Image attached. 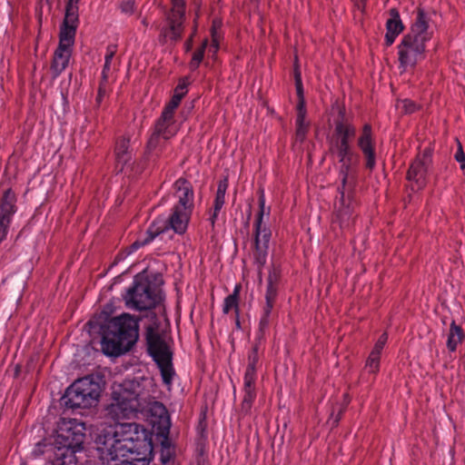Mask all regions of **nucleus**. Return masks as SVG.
<instances>
[{"instance_id":"nucleus-1","label":"nucleus","mask_w":465,"mask_h":465,"mask_svg":"<svg viewBox=\"0 0 465 465\" xmlns=\"http://www.w3.org/2000/svg\"><path fill=\"white\" fill-rule=\"evenodd\" d=\"M144 386L138 381H124L113 387L112 403L106 416L116 424L103 430L95 440L104 465H148L153 443L147 431L135 422H120L134 416L145 401Z\"/></svg>"},{"instance_id":"nucleus-2","label":"nucleus","mask_w":465,"mask_h":465,"mask_svg":"<svg viewBox=\"0 0 465 465\" xmlns=\"http://www.w3.org/2000/svg\"><path fill=\"white\" fill-rule=\"evenodd\" d=\"M139 337L138 321L124 313L111 319L103 328L102 351L109 356L128 351Z\"/></svg>"},{"instance_id":"nucleus-3","label":"nucleus","mask_w":465,"mask_h":465,"mask_svg":"<svg viewBox=\"0 0 465 465\" xmlns=\"http://www.w3.org/2000/svg\"><path fill=\"white\" fill-rule=\"evenodd\" d=\"M431 35L432 33L429 31L428 15L423 9L419 8L410 33L402 38L398 46L399 62L403 70L414 67L424 58L425 44Z\"/></svg>"},{"instance_id":"nucleus-4","label":"nucleus","mask_w":465,"mask_h":465,"mask_svg":"<svg viewBox=\"0 0 465 465\" xmlns=\"http://www.w3.org/2000/svg\"><path fill=\"white\" fill-rule=\"evenodd\" d=\"M333 149L341 163L340 174L342 183L336 217L340 221L341 225H349L354 210L351 201V188L354 182L353 169L358 163L359 157L352 152L350 144L334 143Z\"/></svg>"},{"instance_id":"nucleus-5","label":"nucleus","mask_w":465,"mask_h":465,"mask_svg":"<svg viewBox=\"0 0 465 465\" xmlns=\"http://www.w3.org/2000/svg\"><path fill=\"white\" fill-rule=\"evenodd\" d=\"M146 341L148 351L157 363L163 382L171 384L173 376L172 352L166 342V335L155 322L146 328Z\"/></svg>"},{"instance_id":"nucleus-6","label":"nucleus","mask_w":465,"mask_h":465,"mask_svg":"<svg viewBox=\"0 0 465 465\" xmlns=\"http://www.w3.org/2000/svg\"><path fill=\"white\" fill-rule=\"evenodd\" d=\"M126 306L143 311L153 308L161 301L159 288L144 273L134 277V284L124 297Z\"/></svg>"},{"instance_id":"nucleus-7","label":"nucleus","mask_w":465,"mask_h":465,"mask_svg":"<svg viewBox=\"0 0 465 465\" xmlns=\"http://www.w3.org/2000/svg\"><path fill=\"white\" fill-rule=\"evenodd\" d=\"M101 394L100 384L91 376L75 381L63 397L67 408H90L97 404Z\"/></svg>"},{"instance_id":"nucleus-8","label":"nucleus","mask_w":465,"mask_h":465,"mask_svg":"<svg viewBox=\"0 0 465 465\" xmlns=\"http://www.w3.org/2000/svg\"><path fill=\"white\" fill-rule=\"evenodd\" d=\"M193 210L188 208H179L174 206L171 215L166 222L155 221L146 231L144 237H140L132 245L133 250L138 248L152 242L155 236L164 232L165 229L170 227L176 233L183 234L185 232Z\"/></svg>"},{"instance_id":"nucleus-9","label":"nucleus","mask_w":465,"mask_h":465,"mask_svg":"<svg viewBox=\"0 0 465 465\" xmlns=\"http://www.w3.org/2000/svg\"><path fill=\"white\" fill-rule=\"evenodd\" d=\"M269 216L270 209L265 212V197L263 190L260 191L259 196V213L254 223V260L261 269L266 262V257L269 248V242L272 232L263 223V216Z\"/></svg>"},{"instance_id":"nucleus-10","label":"nucleus","mask_w":465,"mask_h":465,"mask_svg":"<svg viewBox=\"0 0 465 465\" xmlns=\"http://www.w3.org/2000/svg\"><path fill=\"white\" fill-rule=\"evenodd\" d=\"M178 129L179 125L174 120V114L163 111L161 117L155 124L154 132L147 143L148 155L159 157L166 141L173 137Z\"/></svg>"},{"instance_id":"nucleus-11","label":"nucleus","mask_w":465,"mask_h":465,"mask_svg":"<svg viewBox=\"0 0 465 465\" xmlns=\"http://www.w3.org/2000/svg\"><path fill=\"white\" fill-rule=\"evenodd\" d=\"M85 428L84 423L76 420H64L57 430V441L64 448L72 450L73 452L83 449Z\"/></svg>"},{"instance_id":"nucleus-12","label":"nucleus","mask_w":465,"mask_h":465,"mask_svg":"<svg viewBox=\"0 0 465 465\" xmlns=\"http://www.w3.org/2000/svg\"><path fill=\"white\" fill-rule=\"evenodd\" d=\"M259 346L255 343L248 355V365L243 377V392L244 396L242 402V411L248 412L256 397L255 381H256V365L259 361Z\"/></svg>"},{"instance_id":"nucleus-13","label":"nucleus","mask_w":465,"mask_h":465,"mask_svg":"<svg viewBox=\"0 0 465 465\" xmlns=\"http://www.w3.org/2000/svg\"><path fill=\"white\" fill-rule=\"evenodd\" d=\"M15 203V193L10 189L5 190L0 198V242L6 238L12 217L16 212Z\"/></svg>"},{"instance_id":"nucleus-14","label":"nucleus","mask_w":465,"mask_h":465,"mask_svg":"<svg viewBox=\"0 0 465 465\" xmlns=\"http://www.w3.org/2000/svg\"><path fill=\"white\" fill-rule=\"evenodd\" d=\"M430 163V152L425 151L421 155H418L411 164L407 173V179L412 183V190H420L425 185V177Z\"/></svg>"},{"instance_id":"nucleus-15","label":"nucleus","mask_w":465,"mask_h":465,"mask_svg":"<svg viewBox=\"0 0 465 465\" xmlns=\"http://www.w3.org/2000/svg\"><path fill=\"white\" fill-rule=\"evenodd\" d=\"M185 10H183L181 14L174 12V9L171 8L170 13L167 15V25L163 26L160 33V38L163 42H176L178 41L183 31V21H184Z\"/></svg>"},{"instance_id":"nucleus-16","label":"nucleus","mask_w":465,"mask_h":465,"mask_svg":"<svg viewBox=\"0 0 465 465\" xmlns=\"http://www.w3.org/2000/svg\"><path fill=\"white\" fill-rule=\"evenodd\" d=\"M174 196L178 200V203L175 205L179 208H188L189 210L193 209V190L191 183L183 179H178L174 183Z\"/></svg>"},{"instance_id":"nucleus-17","label":"nucleus","mask_w":465,"mask_h":465,"mask_svg":"<svg viewBox=\"0 0 465 465\" xmlns=\"http://www.w3.org/2000/svg\"><path fill=\"white\" fill-rule=\"evenodd\" d=\"M358 146L366 158V167L372 170L375 166V153L372 146L371 127L370 124L363 126L362 133L358 139Z\"/></svg>"},{"instance_id":"nucleus-18","label":"nucleus","mask_w":465,"mask_h":465,"mask_svg":"<svg viewBox=\"0 0 465 465\" xmlns=\"http://www.w3.org/2000/svg\"><path fill=\"white\" fill-rule=\"evenodd\" d=\"M78 24V17L71 20L69 15H64L63 25L59 34V45L58 46L66 47L72 49Z\"/></svg>"},{"instance_id":"nucleus-19","label":"nucleus","mask_w":465,"mask_h":465,"mask_svg":"<svg viewBox=\"0 0 465 465\" xmlns=\"http://www.w3.org/2000/svg\"><path fill=\"white\" fill-rule=\"evenodd\" d=\"M71 54L72 49L70 48L62 46H58L56 48L50 66L52 77L54 79L57 78L68 66Z\"/></svg>"},{"instance_id":"nucleus-20","label":"nucleus","mask_w":465,"mask_h":465,"mask_svg":"<svg viewBox=\"0 0 465 465\" xmlns=\"http://www.w3.org/2000/svg\"><path fill=\"white\" fill-rule=\"evenodd\" d=\"M277 296V286L276 285H267V290L265 293V306L263 309V315L260 321V328L263 330L269 324V317L273 308L275 300Z\"/></svg>"},{"instance_id":"nucleus-21","label":"nucleus","mask_w":465,"mask_h":465,"mask_svg":"<svg viewBox=\"0 0 465 465\" xmlns=\"http://www.w3.org/2000/svg\"><path fill=\"white\" fill-rule=\"evenodd\" d=\"M305 115H306V110L304 102L301 100L300 103H298L297 105V118H296V140L299 142H303L308 129H309V123L305 121Z\"/></svg>"},{"instance_id":"nucleus-22","label":"nucleus","mask_w":465,"mask_h":465,"mask_svg":"<svg viewBox=\"0 0 465 465\" xmlns=\"http://www.w3.org/2000/svg\"><path fill=\"white\" fill-rule=\"evenodd\" d=\"M356 130L351 124L338 121L335 125L337 135L335 143L350 144V141L355 136Z\"/></svg>"},{"instance_id":"nucleus-23","label":"nucleus","mask_w":465,"mask_h":465,"mask_svg":"<svg viewBox=\"0 0 465 465\" xmlns=\"http://www.w3.org/2000/svg\"><path fill=\"white\" fill-rule=\"evenodd\" d=\"M465 334L460 326L457 325L454 321L450 323V331L447 340V348L450 351H455L458 345L464 340Z\"/></svg>"},{"instance_id":"nucleus-24","label":"nucleus","mask_w":465,"mask_h":465,"mask_svg":"<svg viewBox=\"0 0 465 465\" xmlns=\"http://www.w3.org/2000/svg\"><path fill=\"white\" fill-rule=\"evenodd\" d=\"M115 157L118 164L122 165V168L130 162L131 152L129 151V139L121 138L117 141L115 146Z\"/></svg>"},{"instance_id":"nucleus-25","label":"nucleus","mask_w":465,"mask_h":465,"mask_svg":"<svg viewBox=\"0 0 465 465\" xmlns=\"http://www.w3.org/2000/svg\"><path fill=\"white\" fill-rule=\"evenodd\" d=\"M391 17L386 23L387 31L399 35L403 30V25L401 21L398 11L391 9L390 12Z\"/></svg>"},{"instance_id":"nucleus-26","label":"nucleus","mask_w":465,"mask_h":465,"mask_svg":"<svg viewBox=\"0 0 465 465\" xmlns=\"http://www.w3.org/2000/svg\"><path fill=\"white\" fill-rule=\"evenodd\" d=\"M241 286L236 285L232 293L228 295L223 303V311L224 313H229L231 311L234 310L236 313H238V296L240 292Z\"/></svg>"},{"instance_id":"nucleus-27","label":"nucleus","mask_w":465,"mask_h":465,"mask_svg":"<svg viewBox=\"0 0 465 465\" xmlns=\"http://www.w3.org/2000/svg\"><path fill=\"white\" fill-rule=\"evenodd\" d=\"M228 187L227 180L224 179L223 181H220L218 183V188L214 199V204H213V210L220 211L223 204H224V199H225V193Z\"/></svg>"},{"instance_id":"nucleus-28","label":"nucleus","mask_w":465,"mask_h":465,"mask_svg":"<svg viewBox=\"0 0 465 465\" xmlns=\"http://www.w3.org/2000/svg\"><path fill=\"white\" fill-rule=\"evenodd\" d=\"M206 45L207 41L205 40L202 44L201 47L193 53V58L189 64L191 70H195L199 67L201 62L203 61Z\"/></svg>"},{"instance_id":"nucleus-29","label":"nucleus","mask_w":465,"mask_h":465,"mask_svg":"<svg viewBox=\"0 0 465 465\" xmlns=\"http://www.w3.org/2000/svg\"><path fill=\"white\" fill-rule=\"evenodd\" d=\"M396 106L403 114H412L418 109V105L409 99L398 101Z\"/></svg>"},{"instance_id":"nucleus-30","label":"nucleus","mask_w":465,"mask_h":465,"mask_svg":"<svg viewBox=\"0 0 465 465\" xmlns=\"http://www.w3.org/2000/svg\"><path fill=\"white\" fill-rule=\"evenodd\" d=\"M380 358L381 356L376 353H370L366 361V368L368 369L369 372L376 373L379 371Z\"/></svg>"},{"instance_id":"nucleus-31","label":"nucleus","mask_w":465,"mask_h":465,"mask_svg":"<svg viewBox=\"0 0 465 465\" xmlns=\"http://www.w3.org/2000/svg\"><path fill=\"white\" fill-rule=\"evenodd\" d=\"M80 0H68L65 8V15H69L71 19H75V16L78 17V3Z\"/></svg>"},{"instance_id":"nucleus-32","label":"nucleus","mask_w":465,"mask_h":465,"mask_svg":"<svg viewBox=\"0 0 465 465\" xmlns=\"http://www.w3.org/2000/svg\"><path fill=\"white\" fill-rule=\"evenodd\" d=\"M182 97L173 94L170 102L165 105L163 111L174 114L176 108L180 104Z\"/></svg>"},{"instance_id":"nucleus-33","label":"nucleus","mask_w":465,"mask_h":465,"mask_svg":"<svg viewBox=\"0 0 465 465\" xmlns=\"http://www.w3.org/2000/svg\"><path fill=\"white\" fill-rule=\"evenodd\" d=\"M387 340H388V335L387 333H382L380 338L378 339V341H376L372 351L371 352L372 353H376L378 355L381 356V351L384 348V345L386 344L387 342Z\"/></svg>"},{"instance_id":"nucleus-34","label":"nucleus","mask_w":465,"mask_h":465,"mask_svg":"<svg viewBox=\"0 0 465 465\" xmlns=\"http://www.w3.org/2000/svg\"><path fill=\"white\" fill-rule=\"evenodd\" d=\"M280 279V272L276 268H272L268 275V283L267 285H278V282Z\"/></svg>"},{"instance_id":"nucleus-35","label":"nucleus","mask_w":465,"mask_h":465,"mask_svg":"<svg viewBox=\"0 0 465 465\" xmlns=\"http://www.w3.org/2000/svg\"><path fill=\"white\" fill-rule=\"evenodd\" d=\"M121 11L125 15H132L134 11V2L133 0L124 1L120 5Z\"/></svg>"},{"instance_id":"nucleus-36","label":"nucleus","mask_w":465,"mask_h":465,"mask_svg":"<svg viewBox=\"0 0 465 465\" xmlns=\"http://www.w3.org/2000/svg\"><path fill=\"white\" fill-rule=\"evenodd\" d=\"M295 85H296L297 94L299 96V103L301 102V100H302L304 102V99L302 96L303 91H302L301 74L298 71H295Z\"/></svg>"},{"instance_id":"nucleus-37","label":"nucleus","mask_w":465,"mask_h":465,"mask_svg":"<svg viewBox=\"0 0 465 465\" xmlns=\"http://www.w3.org/2000/svg\"><path fill=\"white\" fill-rule=\"evenodd\" d=\"M117 52V46L115 45H110L106 48V54L104 57V63L111 64L114 54Z\"/></svg>"},{"instance_id":"nucleus-38","label":"nucleus","mask_w":465,"mask_h":465,"mask_svg":"<svg viewBox=\"0 0 465 465\" xmlns=\"http://www.w3.org/2000/svg\"><path fill=\"white\" fill-rule=\"evenodd\" d=\"M455 159L457 162L460 163V168H465V153L462 150V146L460 143H458V150L455 153Z\"/></svg>"},{"instance_id":"nucleus-39","label":"nucleus","mask_w":465,"mask_h":465,"mask_svg":"<svg viewBox=\"0 0 465 465\" xmlns=\"http://www.w3.org/2000/svg\"><path fill=\"white\" fill-rule=\"evenodd\" d=\"M152 412L159 417H163L167 413L165 407L160 402H154L151 409Z\"/></svg>"},{"instance_id":"nucleus-40","label":"nucleus","mask_w":465,"mask_h":465,"mask_svg":"<svg viewBox=\"0 0 465 465\" xmlns=\"http://www.w3.org/2000/svg\"><path fill=\"white\" fill-rule=\"evenodd\" d=\"M107 87H108L107 82H104V81L100 82V85L98 88V94H97V98H96L98 104H100L103 97L106 95L107 91H108Z\"/></svg>"},{"instance_id":"nucleus-41","label":"nucleus","mask_w":465,"mask_h":465,"mask_svg":"<svg viewBox=\"0 0 465 465\" xmlns=\"http://www.w3.org/2000/svg\"><path fill=\"white\" fill-rule=\"evenodd\" d=\"M112 75V67L111 64L104 63L103 71H102V79L101 81L109 83V79Z\"/></svg>"},{"instance_id":"nucleus-42","label":"nucleus","mask_w":465,"mask_h":465,"mask_svg":"<svg viewBox=\"0 0 465 465\" xmlns=\"http://www.w3.org/2000/svg\"><path fill=\"white\" fill-rule=\"evenodd\" d=\"M187 93V83L183 80L174 89V94L181 96L182 98Z\"/></svg>"},{"instance_id":"nucleus-43","label":"nucleus","mask_w":465,"mask_h":465,"mask_svg":"<svg viewBox=\"0 0 465 465\" xmlns=\"http://www.w3.org/2000/svg\"><path fill=\"white\" fill-rule=\"evenodd\" d=\"M172 1V8L174 9V12L181 14L183 10H185V2L184 0H171Z\"/></svg>"},{"instance_id":"nucleus-44","label":"nucleus","mask_w":465,"mask_h":465,"mask_svg":"<svg viewBox=\"0 0 465 465\" xmlns=\"http://www.w3.org/2000/svg\"><path fill=\"white\" fill-rule=\"evenodd\" d=\"M397 35H396L394 33H391V32L387 31V33L385 35L386 44L388 45H392Z\"/></svg>"},{"instance_id":"nucleus-45","label":"nucleus","mask_w":465,"mask_h":465,"mask_svg":"<svg viewBox=\"0 0 465 465\" xmlns=\"http://www.w3.org/2000/svg\"><path fill=\"white\" fill-rule=\"evenodd\" d=\"M219 47L218 40L216 38L215 33H213V43L210 47V52H213V54L217 52Z\"/></svg>"},{"instance_id":"nucleus-46","label":"nucleus","mask_w":465,"mask_h":465,"mask_svg":"<svg viewBox=\"0 0 465 465\" xmlns=\"http://www.w3.org/2000/svg\"><path fill=\"white\" fill-rule=\"evenodd\" d=\"M220 211H215L213 210L212 215L210 216L209 220H210V223L212 224V226L213 227L214 226V223H215V221L218 217V213H219Z\"/></svg>"},{"instance_id":"nucleus-47","label":"nucleus","mask_w":465,"mask_h":465,"mask_svg":"<svg viewBox=\"0 0 465 465\" xmlns=\"http://www.w3.org/2000/svg\"><path fill=\"white\" fill-rule=\"evenodd\" d=\"M142 23L144 26H147L148 25L146 18L143 19Z\"/></svg>"}]
</instances>
